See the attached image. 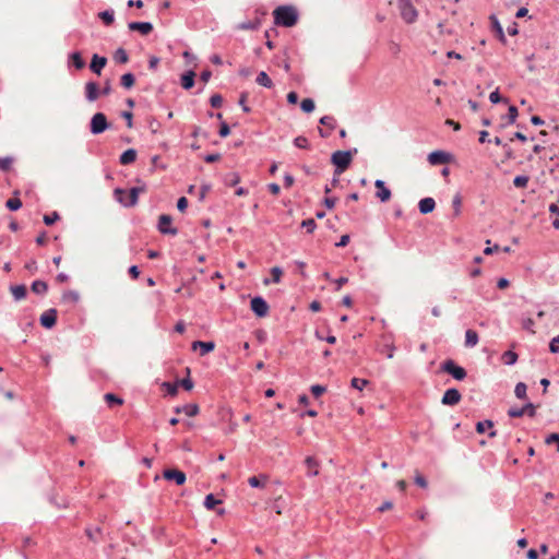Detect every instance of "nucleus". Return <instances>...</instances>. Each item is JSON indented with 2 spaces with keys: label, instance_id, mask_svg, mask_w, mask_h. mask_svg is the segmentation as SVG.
I'll return each instance as SVG.
<instances>
[{
  "label": "nucleus",
  "instance_id": "8fccbe9b",
  "mask_svg": "<svg viewBox=\"0 0 559 559\" xmlns=\"http://www.w3.org/2000/svg\"><path fill=\"white\" fill-rule=\"evenodd\" d=\"M294 144L299 147V148H309V142H308V139L300 135V136H297L295 140H294Z\"/></svg>",
  "mask_w": 559,
  "mask_h": 559
},
{
  "label": "nucleus",
  "instance_id": "aec40b11",
  "mask_svg": "<svg viewBox=\"0 0 559 559\" xmlns=\"http://www.w3.org/2000/svg\"><path fill=\"white\" fill-rule=\"evenodd\" d=\"M378 350L381 354H384L386 358L392 359L394 357V353L396 350V346L393 342H385L379 346Z\"/></svg>",
  "mask_w": 559,
  "mask_h": 559
},
{
  "label": "nucleus",
  "instance_id": "9d476101",
  "mask_svg": "<svg viewBox=\"0 0 559 559\" xmlns=\"http://www.w3.org/2000/svg\"><path fill=\"white\" fill-rule=\"evenodd\" d=\"M171 222H173L171 216L166 215V214L160 215L159 216V222H158V230L162 234L176 235L177 234V229L170 227Z\"/></svg>",
  "mask_w": 559,
  "mask_h": 559
},
{
  "label": "nucleus",
  "instance_id": "4468645a",
  "mask_svg": "<svg viewBox=\"0 0 559 559\" xmlns=\"http://www.w3.org/2000/svg\"><path fill=\"white\" fill-rule=\"evenodd\" d=\"M130 31L140 32L146 36L153 31V25L150 22H131L128 24Z\"/></svg>",
  "mask_w": 559,
  "mask_h": 559
},
{
  "label": "nucleus",
  "instance_id": "f8f14e48",
  "mask_svg": "<svg viewBox=\"0 0 559 559\" xmlns=\"http://www.w3.org/2000/svg\"><path fill=\"white\" fill-rule=\"evenodd\" d=\"M374 187L378 190L377 193H376V197L381 202H388L391 199V190L385 187L384 181H382L380 179L376 180Z\"/></svg>",
  "mask_w": 559,
  "mask_h": 559
},
{
  "label": "nucleus",
  "instance_id": "09e8293b",
  "mask_svg": "<svg viewBox=\"0 0 559 559\" xmlns=\"http://www.w3.org/2000/svg\"><path fill=\"white\" fill-rule=\"evenodd\" d=\"M525 414H526V408H522V407L521 408L512 407L508 411V415L513 418L522 417Z\"/></svg>",
  "mask_w": 559,
  "mask_h": 559
},
{
  "label": "nucleus",
  "instance_id": "473e14b6",
  "mask_svg": "<svg viewBox=\"0 0 559 559\" xmlns=\"http://www.w3.org/2000/svg\"><path fill=\"white\" fill-rule=\"evenodd\" d=\"M501 359L506 365H514L518 360V354L513 350H507L503 353Z\"/></svg>",
  "mask_w": 559,
  "mask_h": 559
},
{
  "label": "nucleus",
  "instance_id": "393cba45",
  "mask_svg": "<svg viewBox=\"0 0 559 559\" xmlns=\"http://www.w3.org/2000/svg\"><path fill=\"white\" fill-rule=\"evenodd\" d=\"M80 299L79 293L74 290L64 292L62 295V301L70 305H75Z\"/></svg>",
  "mask_w": 559,
  "mask_h": 559
},
{
  "label": "nucleus",
  "instance_id": "4be33fe9",
  "mask_svg": "<svg viewBox=\"0 0 559 559\" xmlns=\"http://www.w3.org/2000/svg\"><path fill=\"white\" fill-rule=\"evenodd\" d=\"M194 76L195 73L193 71H188L181 76V86L185 90H190L194 85Z\"/></svg>",
  "mask_w": 559,
  "mask_h": 559
},
{
  "label": "nucleus",
  "instance_id": "6e6d98bb",
  "mask_svg": "<svg viewBox=\"0 0 559 559\" xmlns=\"http://www.w3.org/2000/svg\"><path fill=\"white\" fill-rule=\"evenodd\" d=\"M177 383H178L179 386H182L187 391H190V390L193 389V382H192V380L189 377H187V378H185L182 380L177 381Z\"/></svg>",
  "mask_w": 559,
  "mask_h": 559
},
{
  "label": "nucleus",
  "instance_id": "a18cd8bd",
  "mask_svg": "<svg viewBox=\"0 0 559 559\" xmlns=\"http://www.w3.org/2000/svg\"><path fill=\"white\" fill-rule=\"evenodd\" d=\"M271 275L273 283H280L283 275V271L280 266H274L271 269Z\"/></svg>",
  "mask_w": 559,
  "mask_h": 559
},
{
  "label": "nucleus",
  "instance_id": "a878e982",
  "mask_svg": "<svg viewBox=\"0 0 559 559\" xmlns=\"http://www.w3.org/2000/svg\"><path fill=\"white\" fill-rule=\"evenodd\" d=\"M104 400L106 401L109 407H114L116 405L120 406L123 404V400L114 393H106L104 395Z\"/></svg>",
  "mask_w": 559,
  "mask_h": 559
},
{
  "label": "nucleus",
  "instance_id": "4c0bfd02",
  "mask_svg": "<svg viewBox=\"0 0 559 559\" xmlns=\"http://www.w3.org/2000/svg\"><path fill=\"white\" fill-rule=\"evenodd\" d=\"M300 107H301L302 111L309 114L314 110L316 105L311 98H305V99H302Z\"/></svg>",
  "mask_w": 559,
  "mask_h": 559
},
{
  "label": "nucleus",
  "instance_id": "2eb2a0df",
  "mask_svg": "<svg viewBox=\"0 0 559 559\" xmlns=\"http://www.w3.org/2000/svg\"><path fill=\"white\" fill-rule=\"evenodd\" d=\"M107 63V59L105 57H100L98 55H94L90 64L91 70L99 75L102 70Z\"/></svg>",
  "mask_w": 559,
  "mask_h": 559
},
{
  "label": "nucleus",
  "instance_id": "c9c22d12",
  "mask_svg": "<svg viewBox=\"0 0 559 559\" xmlns=\"http://www.w3.org/2000/svg\"><path fill=\"white\" fill-rule=\"evenodd\" d=\"M135 79L132 73H126L121 76L120 83L124 88H131L134 85Z\"/></svg>",
  "mask_w": 559,
  "mask_h": 559
},
{
  "label": "nucleus",
  "instance_id": "6e6552de",
  "mask_svg": "<svg viewBox=\"0 0 559 559\" xmlns=\"http://www.w3.org/2000/svg\"><path fill=\"white\" fill-rule=\"evenodd\" d=\"M163 476L167 480H174L177 485H183L186 483V474L179 469H165Z\"/></svg>",
  "mask_w": 559,
  "mask_h": 559
},
{
  "label": "nucleus",
  "instance_id": "423d86ee",
  "mask_svg": "<svg viewBox=\"0 0 559 559\" xmlns=\"http://www.w3.org/2000/svg\"><path fill=\"white\" fill-rule=\"evenodd\" d=\"M251 310L260 318H263L269 312V305L262 297H254L250 302Z\"/></svg>",
  "mask_w": 559,
  "mask_h": 559
},
{
  "label": "nucleus",
  "instance_id": "5fc2aeb1",
  "mask_svg": "<svg viewBox=\"0 0 559 559\" xmlns=\"http://www.w3.org/2000/svg\"><path fill=\"white\" fill-rule=\"evenodd\" d=\"M59 218V214L57 212H52L51 214L44 216V223L49 226L57 222Z\"/></svg>",
  "mask_w": 559,
  "mask_h": 559
},
{
  "label": "nucleus",
  "instance_id": "0eeeda50",
  "mask_svg": "<svg viewBox=\"0 0 559 559\" xmlns=\"http://www.w3.org/2000/svg\"><path fill=\"white\" fill-rule=\"evenodd\" d=\"M461 399H462V395L459 392V390L448 389L444 392L441 402L443 405L454 406L460 403Z\"/></svg>",
  "mask_w": 559,
  "mask_h": 559
},
{
  "label": "nucleus",
  "instance_id": "052dcab7",
  "mask_svg": "<svg viewBox=\"0 0 559 559\" xmlns=\"http://www.w3.org/2000/svg\"><path fill=\"white\" fill-rule=\"evenodd\" d=\"M415 483L421 488H426L428 486L426 478L419 473H416L415 475Z\"/></svg>",
  "mask_w": 559,
  "mask_h": 559
},
{
  "label": "nucleus",
  "instance_id": "f3484780",
  "mask_svg": "<svg viewBox=\"0 0 559 559\" xmlns=\"http://www.w3.org/2000/svg\"><path fill=\"white\" fill-rule=\"evenodd\" d=\"M418 207L421 214H428L435 210L436 202L432 198H424L419 201Z\"/></svg>",
  "mask_w": 559,
  "mask_h": 559
},
{
  "label": "nucleus",
  "instance_id": "dca6fc26",
  "mask_svg": "<svg viewBox=\"0 0 559 559\" xmlns=\"http://www.w3.org/2000/svg\"><path fill=\"white\" fill-rule=\"evenodd\" d=\"M85 96L90 102H95L98 98L99 88L95 82H87L85 84Z\"/></svg>",
  "mask_w": 559,
  "mask_h": 559
},
{
  "label": "nucleus",
  "instance_id": "79ce46f5",
  "mask_svg": "<svg viewBox=\"0 0 559 559\" xmlns=\"http://www.w3.org/2000/svg\"><path fill=\"white\" fill-rule=\"evenodd\" d=\"M369 383L366 379L353 378L350 381V385L354 389L361 391Z\"/></svg>",
  "mask_w": 559,
  "mask_h": 559
},
{
  "label": "nucleus",
  "instance_id": "69168bd1",
  "mask_svg": "<svg viewBox=\"0 0 559 559\" xmlns=\"http://www.w3.org/2000/svg\"><path fill=\"white\" fill-rule=\"evenodd\" d=\"M188 206V200L185 197L179 198L177 207L180 212H183Z\"/></svg>",
  "mask_w": 559,
  "mask_h": 559
},
{
  "label": "nucleus",
  "instance_id": "864d4df0",
  "mask_svg": "<svg viewBox=\"0 0 559 559\" xmlns=\"http://www.w3.org/2000/svg\"><path fill=\"white\" fill-rule=\"evenodd\" d=\"M320 123L332 130L335 127V119L332 116H324L320 119Z\"/></svg>",
  "mask_w": 559,
  "mask_h": 559
},
{
  "label": "nucleus",
  "instance_id": "20e7f679",
  "mask_svg": "<svg viewBox=\"0 0 559 559\" xmlns=\"http://www.w3.org/2000/svg\"><path fill=\"white\" fill-rule=\"evenodd\" d=\"M442 371L451 374L456 380H463L466 377V371L463 367L457 366L453 360L448 359L441 366Z\"/></svg>",
  "mask_w": 559,
  "mask_h": 559
},
{
  "label": "nucleus",
  "instance_id": "39448f33",
  "mask_svg": "<svg viewBox=\"0 0 559 559\" xmlns=\"http://www.w3.org/2000/svg\"><path fill=\"white\" fill-rule=\"evenodd\" d=\"M109 123L107 121L106 116L103 112H96L91 120V132L93 134L103 133L106 129H108Z\"/></svg>",
  "mask_w": 559,
  "mask_h": 559
},
{
  "label": "nucleus",
  "instance_id": "b1692460",
  "mask_svg": "<svg viewBox=\"0 0 559 559\" xmlns=\"http://www.w3.org/2000/svg\"><path fill=\"white\" fill-rule=\"evenodd\" d=\"M305 463L308 467V475L317 476L319 474V463L313 457L308 456Z\"/></svg>",
  "mask_w": 559,
  "mask_h": 559
},
{
  "label": "nucleus",
  "instance_id": "a211bd4d",
  "mask_svg": "<svg viewBox=\"0 0 559 559\" xmlns=\"http://www.w3.org/2000/svg\"><path fill=\"white\" fill-rule=\"evenodd\" d=\"M201 348V355L204 356L210 352L214 350L215 344L213 342L194 341L192 343V349Z\"/></svg>",
  "mask_w": 559,
  "mask_h": 559
},
{
  "label": "nucleus",
  "instance_id": "c756f323",
  "mask_svg": "<svg viewBox=\"0 0 559 559\" xmlns=\"http://www.w3.org/2000/svg\"><path fill=\"white\" fill-rule=\"evenodd\" d=\"M32 292L38 295H44L48 290V285L44 281H35L32 284Z\"/></svg>",
  "mask_w": 559,
  "mask_h": 559
},
{
  "label": "nucleus",
  "instance_id": "ddd939ff",
  "mask_svg": "<svg viewBox=\"0 0 559 559\" xmlns=\"http://www.w3.org/2000/svg\"><path fill=\"white\" fill-rule=\"evenodd\" d=\"M401 15L406 23H413L417 19V10L411 3H405L402 7Z\"/></svg>",
  "mask_w": 559,
  "mask_h": 559
},
{
  "label": "nucleus",
  "instance_id": "1a4fd4ad",
  "mask_svg": "<svg viewBox=\"0 0 559 559\" xmlns=\"http://www.w3.org/2000/svg\"><path fill=\"white\" fill-rule=\"evenodd\" d=\"M40 324L46 329H51L55 326L57 321V310L48 309L40 316Z\"/></svg>",
  "mask_w": 559,
  "mask_h": 559
},
{
  "label": "nucleus",
  "instance_id": "f257e3e1",
  "mask_svg": "<svg viewBox=\"0 0 559 559\" xmlns=\"http://www.w3.org/2000/svg\"><path fill=\"white\" fill-rule=\"evenodd\" d=\"M274 23L284 27H293L298 21V12L292 5H281L273 11Z\"/></svg>",
  "mask_w": 559,
  "mask_h": 559
},
{
  "label": "nucleus",
  "instance_id": "de8ad7c7",
  "mask_svg": "<svg viewBox=\"0 0 559 559\" xmlns=\"http://www.w3.org/2000/svg\"><path fill=\"white\" fill-rule=\"evenodd\" d=\"M13 164V158L2 157L0 158V170L8 171Z\"/></svg>",
  "mask_w": 559,
  "mask_h": 559
},
{
  "label": "nucleus",
  "instance_id": "bf43d9fd",
  "mask_svg": "<svg viewBox=\"0 0 559 559\" xmlns=\"http://www.w3.org/2000/svg\"><path fill=\"white\" fill-rule=\"evenodd\" d=\"M325 391H326V389H325V386H323V385L316 384V385H312V386H311V393H312L316 397H319V396H320V395H322Z\"/></svg>",
  "mask_w": 559,
  "mask_h": 559
},
{
  "label": "nucleus",
  "instance_id": "412c9836",
  "mask_svg": "<svg viewBox=\"0 0 559 559\" xmlns=\"http://www.w3.org/2000/svg\"><path fill=\"white\" fill-rule=\"evenodd\" d=\"M135 159H136V151L133 148H129L120 155L119 160H120V164H122V165H129V164L133 163Z\"/></svg>",
  "mask_w": 559,
  "mask_h": 559
},
{
  "label": "nucleus",
  "instance_id": "ea45409f",
  "mask_svg": "<svg viewBox=\"0 0 559 559\" xmlns=\"http://www.w3.org/2000/svg\"><path fill=\"white\" fill-rule=\"evenodd\" d=\"M5 206L10 210V211H17L19 209H21L22 206V202L19 198H11L7 201L5 203Z\"/></svg>",
  "mask_w": 559,
  "mask_h": 559
},
{
  "label": "nucleus",
  "instance_id": "a19ab883",
  "mask_svg": "<svg viewBox=\"0 0 559 559\" xmlns=\"http://www.w3.org/2000/svg\"><path fill=\"white\" fill-rule=\"evenodd\" d=\"M493 427V423L491 420L478 421L476 425V431L478 433H484L486 430L491 429Z\"/></svg>",
  "mask_w": 559,
  "mask_h": 559
},
{
  "label": "nucleus",
  "instance_id": "c03bdc74",
  "mask_svg": "<svg viewBox=\"0 0 559 559\" xmlns=\"http://www.w3.org/2000/svg\"><path fill=\"white\" fill-rule=\"evenodd\" d=\"M530 181V178L527 176H516L514 179H513V185L516 187V188H526L527 187V183Z\"/></svg>",
  "mask_w": 559,
  "mask_h": 559
},
{
  "label": "nucleus",
  "instance_id": "2f4dec72",
  "mask_svg": "<svg viewBox=\"0 0 559 559\" xmlns=\"http://www.w3.org/2000/svg\"><path fill=\"white\" fill-rule=\"evenodd\" d=\"M11 293L16 300H21L26 296V287L24 285H16L11 287Z\"/></svg>",
  "mask_w": 559,
  "mask_h": 559
},
{
  "label": "nucleus",
  "instance_id": "f704fd0d",
  "mask_svg": "<svg viewBox=\"0 0 559 559\" xmlns=\"http://www.w3.org/2000/svg\"><path fill=\"white\" fill-rule=\"evenodd\" d=\"M222 501L216 499L214 495L210 493L205 497L204 507L207 510H214L216 506L221 504Z\"/></svg>",
  "mask_w": 559,
  "mask_h": 559
},
{
  "label": "nucleus",
  "instance_id": "f03ea898",
  "mask_svg": "<svg viewBox=\"0 0 559 559\" xmlns=\"http://www.w3.org/2000/svg\"><path fill=\"white\" fill-rule=\"evenodd\" d=\"M144 191V187H134L130 191L117 188L114 193L118 202L123 206H133L138 202L139 194Z\"/></svg>",
  "mask_w": 559,
  "mask_h": 559
},
{
  "label": "nucleus",
  "instance_id": "9b49d317",
  "mask_svg": "<svg viewBox=\"0 0 559 559\" xmlns=\"http://www.w3.org/2000/svg\"><path fill=\"white\" fill-rule=\"evenodd\" d=\"M450 160V155L443 151H435L428 155V162L431 165H442Z\"/></svg>",
  "mask_w": 559,
  "mask_h": 559
},
{
  "label": "nucleus",
  "instance_id": "e2e57ef3",
  "mask_svg": "<svg viewBox=\"0 0 559 559\" xmlns=\"http://www.w3.org/2000/svg\"><path fill=\"white\" fill-rule=\"evenodd\" d=\"M229 133H230V129H229L228 124L226 122H223L219 128V135L222 138H226L227 135H229Z\"/></svg>",
  "mask_w": 559,
  "mask_h": 559
},
{
  "label": "nucleus",
  "instance_id": "0e129e2a",
  "mask_svg": "<svg viewBox=\"0 0 559 559\" xmlns=\"http://www.w3.org/2000/svg\"><path fill=\"white\" fill-rule=\"evenodd\" d=\"M522 408H526V414L525 415H528L530 417H534L535 416L536 406L534 404L527 403Z\"/></svg>",
  "mask_w": 559,
  "mask_h": 559
},
{
  "label": "nucleus",
  "instance_id": "6ab92c4d",
  "mask_svg": "<svg viewBox=\"0 0 559 559\" xmlns=\"http://www.w3.org/2000/svg\"><path fill=\"white\" fill-rule=\"evenodd\" d=\"M479 337L478 333L475 330H467L465 332V342L464 345L467 348L475 347L478 344Z\"/></svg>",
  "mask_w": 559,
  "mask_h": 559
},
{
  "label": "nucleus",
  "instance_id": "4d7b16f0",
  "mask_svg": "<svg viewBox=\"0 0 559 559\" xmlns=\"http://www.w3.org/2000/svg\"><path fill=\"white\" fill-rule=\"evenodd\" d=\"M210 103H211L212 107L218 108L223 104V98H222L221 95L214 94V95L211 96Z\"/></svg>",
  "mask_w": 559,
  "mask_h": 559
},
{
  "label": "nucleus",
  "instance_id": "7c9ffc66",
  "mask_svg": "<svg viewBox=\"0 0 559 559\" xmlns=\"http://www.w3.org/2000/svg\"><path fill=\"white\" fill-rule=\"evenodd\" d=\"M259 26H260V20L255 19L254 21H247V22H242V23L238 24L237 29L252 31V29H257Z\"/></svg>",
  "mask_w": 559,
  "mask_h": 559
},
{
  "label": "nucleus",
  "instance_id": "680f3d73",
  "mask_svg": "<svg viewBox=\"0 0 559 559\" xmlns=\"http://www.w3.org/2000/svg\"><path fill=\"white\" fill-rule=\"evenodd\" d=\"M546 443L548 444H551V443H555L557 444V450L559 452V433H551L547 437L546 439Z\"/></svg>",
  "mask_w": 559,
  "mask_h": 559
},
{
  "label": "nucleus",
  "instance_id": "58836bf2",
  "mask_svg": "<svg viewBox=\"0 0 559 559\" xmlns=\"http://www.w3.org/2000/svg\"><path fill=\"white\" fill-rule=\"evenodd\" d=\"M526 390H527V388H526L525 383L519 382L514 389L515 396L521 400L526 399Z\"/></svg>",
  "mask_w": 559,
  "mask_h": 559
},
{
  "label": "nucleus",
  "instance_id": "603ef678",
  "mask_svg": "<svg viewBox=\"0 0 559 559\" xmlns=\"http://www.w3.org/2000/svg\"><path fill=\"white\" fill-rule=\"evenodd\" d=\"M518 115V108L515 106H510L508 110V122L511 124L514 123Z\"/></svg>",
  "mask_w": 559,
  "mask_h": 559
},
{
  "label": "nucleus",
  "instance_id": "338daca9",
  "mask_svg": "<svg viewBox=\"0 0 559 559\" xmlns=\"http://www.w3.org/2000/svg\"><path fill=\"white\" fill-rule=\"evenodd\" d=\"M228 183L231 185V186H235L237 185L239 181H240V177L238 174L236 173H233L228 176Z\"/></svg>",
  "mask_w": 559,
  "mask_h": 559
},
{
  "label": "nucleus",
  "instance_id": "e433bc0d",
  "mask_svg": "<svg viewBox=\"0 0 559 559\" xmlns=\"http://www.w3.org/2000/svg\"><path fill=\"white\" fill-rule=\"evenodd\" d=\"M71 60H72V63L73 66L81 70L85 67V61L83 60L82 56L80 52H73L71 56H70Z\"/></svg>",
  "mask_w": 559,
  "mask_h": 559
},
{
  "label": "nucleus",
  "instance_id": "cd10ccee",
  "mask_svg": "<svg viewBox=\"0 0 559 559\" xmlns=\"http://www.w3.org/2000/svg\"><path fill=\"white\" fill-rule=\"evenodd\" d=\"M452 209H453V215L455 217H459L461 215V209H462V195L456 192L452 199Z\"/></svg>",
  "mask_w": 559,
  "mask_h": 559
},
{
  "label": "nucleus",
  "instance_id": "72a5a7b5",
  "mask_svg": "<svg viewBox=\"0 0 559 559\" xmlns=\"http://www.w3.org/2000/svg\"><path fill=\"white\" fill-rule=\"evenodd\" d=\"M114 60L118 63H127L129 61L127 51L123 48H118L114 53Z\"/></svg>",
  "mask_w": 559,
  "mask_h": 559
},
{
  "label": "nucleus",
  "instance_id": "c85d7f7f",
  "mask_svg": "<svg viewBox=\"0 0 559 559\" xmlns=\"http://www.w3.org/2000/svg\"><path fill=\"white\" fill-rule=\"evenodd\" d=\"M267 476L266 475H260V476H252L248 479V483L251 487H260L263 488L266 484Z\"/></svg>",
  "mask_w": 559,
  "mask_h": 559
},
{
  "label": "nucleus",
  "instance_id": "49530a36",
  "mask_svg": "<svg viewBox=\"0 0 559 559\" xmlns=\"http://www.w3.org/2000/svg\"><path fill=\"white\" fill-rule=\"evenodd\" d=\"M99 17L106 25H110L114 22V12L112 11H104L99 13Z\"/></svg>",
  "mask_w": 559,
  "mask_h": 559
},
{
  "label": "nucleus",
  "instance_id": "774afa93",
  "mask_svg": "<svg viewBox=\"0 0 559 559\" xmlns=\"http://www.w3.org/2000/svg\"><path fill=\"white\" fill-rule=\"evenodd\" d=\"M489 99H490V102H491V103H493V104H497V103H499V102H501V100H502V99H501V97H500V94H499L498 90H496V91H493L492 93H490V95H489Z\"/></svg>",
  "mask_w": 559,
  "mask_h": 559
},
{
  "label": "nucleus",
  "instance_id": "7ed1b4c3",
  "mask_svg": "<svg viewBox=\"0 0 559 559\" xmlns=\"http://www.w3.org/2000/svg\"><path fill=\"white\" fill-rule=\"evenodd\" d=\"M353 159L352 153L349 151H336L332 154L331 160L333 165H335V174L341 175L344 173L348 166L350 165Z\"/></svg>",
  "mask_w": 559,
  "mask_h": 559
},
{
  "label": "nucleus",
  "instance_id": "13d9d810",
  "mask_svg": "<svg viewBox=\"0 0 559 559\" xmlns=\"http://www.w3.org/2000/svg\"><path fill=\"white\" fill-rule=\"evenodd\" d=\"M549 350L554 354L559 353V335L550 341Z\"/></svg>",
  "mask_w": 559,
  "mask_h": 559
},
{
  "label": "nucleus",
  "instance_id": "3c124183",
  "mask_svg": "<svg viewBox=\"0 0 559 559\" xmlns=\"http://www.w3.org/2000/svg\"><path fill=\"white\" fill-rule=\"evenodd\" d=\"M301 227L306 228L307 229V233H313V230L316 229L317 227V224L314 222V219L312 218H309V219H305L302 221L301 223Z\"/></svg>",
  "mask_w": 559,
  "mask_h": 559
},
{
  "label": "nucleus",
  "instance_id": "bb28decb",
  "mask_svg": "<svg viewBox=\"0 0 559 559\" xmlns=\"http://www.w3.org/2000/svg\"><path fill=\"white\" fill-rule=\"evenodd\" d=\"M255 82L261 85V86H264V87H267V88H271L273 86V82L272 80L270 79V76L266 74V72L264 71H261L257 79H255Z\"/></svg>",
  "mask_w": 559,
  "mask_h": 559
},
{
  "label": "nucleus",
  "instance_id": "37998d69",
  "mask_svg": "<svg viewBox=\"0 0 559 559\" xmlns=\"http://www.w3.org/2000/svg\"><path fill=\"white\" fill-rule=\"evenodd\" d=\"M163 388H165L166 392L171 395V396H175L177 395L178 393V383L175 382V383H170V382H164L163 383Z\"/></svg>",
  "mask_w": 559,
  "mask_h": 559
},
{
  "label": "nucleus",
  "instance_id": "5701e85b",
  "mask_svg": "<svg viewBox=\"0 0 559 559\" xmlns=\"http://www.w3.org/2000/svg\"><path fill=\"white\" fill-rule=\"evenodd\" d=\"M180 412H183L187 416L193 417L199 414V406L197 404H188L183 407H177L176 413L179 414Z\"/></svg>",
  "mask_w": 559,
  "mask_h": 559
}]
</instances>
